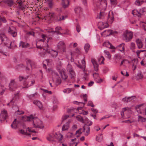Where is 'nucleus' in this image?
<instances>
[{"label":"nucleus","instance_id":"obj_1","mask_svg":"<svg viewBox=\"0 0 146 146\" xmlns=\"http://www.w3.org/2000/svg\"><path fill=\"white\" fill-rule=\"evenodd\" d=\"M22 118L24 121L33 120V125L35 128L41 129L44 127L42 121L38 118L34 117L32 115H31L28 116H24Z\"/></svg>","mask_w":146,"mask_h":146},{"label":"nucleus","instance_id":"obj_2","mask_svg":"<svg viewBox=\"0 0 146 146\" xmlns=\"http://www.w3.org/2000/svg\"><path fill=\"white\" fill-rule=\"evenodd\" d=\"M29 77V76H27L25 77L23 76H19V81H23L24 82L23 88L28 87L32 86L35 83V81L34 80L27 81V79Z\"/></svg>","mask_w":146,"mask_h":146},{"label":"nucleus","instance_id":"obj_3","mask_svg":"<svg viewBox=\"0 0 146 146\" xmlns=\"http://www.w3.org/2000/svg\"><path fill=\"white\" fill-rule=\"evenodd\" d=\"M133 36V33L132 32H129L126 31L123 34V37L126 42L130 41Z\"/></svg>","mask_w":146,"mask_h":146},{"label":"nucleus","instance_id":"obj_4","mask_svg":"<svg viewBox=\"0 0 146 146\" xmlns=\"http://www.w3.org/2000/svg\"><path fill=\"white\" fill-rule=\"evenodd\" d=\"M96 5L98 8L104 9L107 6V1L106 0H98Z\"/></svg>","mask_w":146,"mask_h":146},{"label":"nucleus","instance_id":"obj_5","mask_svg":"<svg viewBox=\"0 0 146 146\" xmlns=\"http://www.w3.org/2000/svg\"><path fill=\"white\" fill-rule=\"evenodd\" d=\"M67 69L69 73V76L71 79H73L75 76V73L72 69V66L69 64L68 65Z\"/></svg>","mask_w":146,"mask_h":146},{"label":"nucleus","instance_id":"obj_6","mask_svg":"<svg viewBox=\"0 0 146 146\" xmlns=\"http://www.w3.org/2000/svg\"><path fill=\"white\" fill-rule=\"evenodd\" d=\"M8 33L14 37H15L17 35L16 29L13 26L9 27L8 30Z\"/></svg>","mask_w":146,"mask_h":146},{"label":"nucleus","instance_id":"obj_7","mask_svg":"<svg viewBox=\"0 0 146 146\" xmlns=\"http://www.w3.org/2000/svg\"><path fill=\"white\" fill-rule=\"evenodd\" d=\"M8 117L7 111L3 110L2 111L0 115V121L1 122H3L5 121Z\"/></svg>","mask_w":146,"mask_h":146},{"label":"nucleus","instance_id":"obj_8","mask_svg":"<svg viewBox=\"0 0 146 146\" xmlns=\"http://www.w3.org/2000/svg\"><path fill=\"white\" fill-rule=\"evenodd\" d=\"M9 89L11 91L14 90L17 88V83L15 82L14 80H11L9 84Z\"/></svg>","mask_w":146,"mask_h":146},{"label":"nucleus","instance_id":"obj_9","mask_svg":"<svg viewBox=\"0 0 146 146\" xmlns=\"http://www.w3.org/2000/svg\"><path fill=\"white\" fill-rule=\"evenodd\" d=\"M57 48L61 51L64 52L65 49V45L63 41H60L58 43Z\"/></svg>","mask_w":146,"mask_h":146},{"label":"nucleus","instance_id":"obj_10","mask_svg":"<svg viewBox=\"0 0 146 146\" xmlns=\"http://www.w3.org/2000/svg\"><path fill=\"white\" fill-rule=\"evenodd\" d=\"M58 70L62 78L64 80L66 79L68 77V76L65 72V69L60 68Z\"/></svg>","mask_w":146,"mask_h":146},{"label":"nucleus","instance_id":"obj_11","mask_svg":"<svg viewBox=\"0 0 146 146\" xmlns=\"http://www.w3.org/2000/svg\"><path fill=\"white\" fill-rule=\"evenodd\" d=\"M0 38L2 42L5 44H8L9 40L6 36L3 33L0 34Z\"/></svg>","mask_w":146,"mask_h":146},{"label":"nucleus","instance_id":"obj_12","mask_svg":"<svg viewBox=\"0 0 146 146\" xmlns=\"http://www.w3.org/2000/svg\"><path fill=\"white\" fill-rule=\"evenodd\" d=\"M114 21V15L113 12L110 11L108 15V21L110 23H113Z\"/></svg>","mask_w":146,"mask_h":146},{"label":"nucleus","instance_id":"obj_13","mask_svg":"<svg viewBox=\"0 0 146 146\" xmlns=\"http://www.w3.org/2000/svg\"><path fill=\"white\" fill-rule=\"evenodd\" d=\"M90 130V129L89 127H88L87 125H84L82 132L84 133L85 135L87 136L89 134Z\"/></svg>","mask_w":146,"mask_h":146},{"label":"nucleus","instance_id":"obj_14","mask_svg":"<svg viewBox=\"0 0 146 146\" xmlns=\"http://www.w3.org/2000/svg\"><path fill=\"white\" fill-rule=\"evenodd\" d=\"M136 42L137 47L139 49L141 48L143 46V44L141 40L139 39H137L136 40Z\"/></svg>","mask_w":146,"mask_h":146},{"label":"nucleus","instance_id":"obj_15","mask_svg":"<svg viewBox=\"0 0 146 146\" xmlns=\"http://www.w3.org/2000/svg\"><path fill=\"white\" fill-rule=\"evenodd\" d=\"M70 1L69 0H62V7L64 8L68 7L69 5Z\"/></svg>","mask_w":146,"mask_h":146},{"label":"nucleus","instance_id":"obj_16","mask_svg":"<svg viewBox=\"0 0 146 146\" xmlns=\"http://www.w3.org/2000/svg\"><path fill=\"white\" fill-rule=\"evenodd\" d=\"M135 98V96H131L127 98L125 97L122 99V101L125 102H130Z\"/></svg>","mask_w":146,"mask_h":146},{"label":"nucleus","instance_id":"obj_17","mask_svg":"<svg viewBox=\"0 0 146 146\" xmlns=\"http://www.w3.org/2000/svg\"><path fill=\"white\" fill-rule=\"evenodd\" d=\"M54 137L55 139H56L60 141L63 138V136L62 135L59 133H55V135H54Z\"/></svg>","mask_w":146,"mask_h":146},{"label":"nucleus","instance_id":"obj_18","mask_svg":"<svg viewBox=\"0 0 146 146\" xmlns=\"http://www.w3.org/2000/svg\"><path fill=\"white\" fill-rule=\"evenodd\" d=\"M16 120L17 119H15L11 125L12 128L14 129H16L17 128L18 124L19 123V121H18L17 122Z\"/></svg>","mask_w":146,"mask_h":146},{"label":"nucleus","instance_id":"obj_19","mask_svg":"<svg viewBox=\"0 0 146 146\" xmlns=\"http://www.w3.org/2000/svg\"><path fill=\"white\" fill-rule=\"evenodd\" d=\"M99 25L100 27V29H102L104 28L107 27L108 26V24L106 23H104L102 22H100L99 23Z\"/></svg>","mask_w":146,"mask_h":146},{"label":"nucleus","instance_id":"obj_20","mask_svg":"<svg viewBox=\"0 0 146 146\" xmlns=\"http://www.w3.org/2000/svg\"><path fill=\"white\" fill-rule=\"evenodd\" d=\"M33 104L37 106L40 109H41L42 107V105L41 102L38 100H34L33 102Z\"/></svg>","mask_w":146,"mask_h":146},{"label":"nucleus","instance_id":"obj_21","mask_svg":"<svg viewBox=\"0 0 146 146\" xmlns=\"http://www.w3.org/2000/svg\"><path fill=\"white\" fill-rule=\"evenodd\" d=\"M5 3L9 7H11L13 4L14 1L13 0H6L5 1Z\"/></svg>","mask_w":146,"mask_h":146},{"label":"nucleus","instance_id":"obj_22","mask_svg":"<svg viewBox=\"0 0 146 146\" xmlns=\"http://www.w3.org/2000/svg\"><path fill=\"white\" fill-rule=\"evenodd\" d=\"M48 53L50 54L51 56L53 57H56L57 56L58 54L57 52L52 49H51L50 52Z\"/></svg>","mask_w":146,"mask_h":146},{"label":"nucleus","instance_id":"obj_23","mask_svg":"<svg viewBox=\"0 0 146 146\" xmlns=\"http://www.w3.org/2000/svg\"><path fill=\"white\" fill-rule=\"evenodd\" d=\"M27 96L30 99L36 98L39 96V95L37 92H35L34 94L28 95Z\"/></svg>","mask_w":146,"mask_h":146},{"label":"nucleus","instance_id":"obj_24","mask_svg":"<svg viewBox=\"0 0 146 146\" xmlns=\"http://www.w3.org/2000/svg\"><path fill=\"white\" fill-rule=\"evenodd\" d=\"M82 9L80 7H76L74 9L75 13L77 14H79L82 11Z\"/></svg>","mask_w":146,"mask_h":146},{"label":"nucleus","instance_id":"obj_25","mask_svg":"<svg viewBox=\"0 0 146 146\" xmlns=\"http://www.w3.org/2000/svg\"><path fill=\"white\" fill-rule=\"evenodd\" d=\"M28 45L29 44L28 43L25 42L21 41L20 42L19 46L20 47L23 48H26Z\"/></svg>","mask_w":146,"mask_h":146},{"label":"nucleus","instance_id":"obj_26","mask_svg":"<svg viewBox=\"0 0 146 146\" xmlns=\"http://www.w3.org/2000/svg\"><path fill=\"white\" fill-rule=\"evenodd\" d=\"M27 66L26 68V71H27L29 70V68H28V66H29V65L32 68L33 63L30 60H27Z\"/></svg>","mask_w":146,"mask_h":146},{"label":"nucleus","instance_id":"obj_27","mask_svg":"<svg viewBox=\"0 0 146 146\" xmlns=\"http://www.w3.org/2000/svg\"><path fill=\"white\" fill-rule=\"evenodd\" d=\"M69 123L67 122L64 124L62 127V131H65L67 130L69 127Z\"/></svg>","mask_w":146,"mask_h":146},{"label":"nucleus","instance_id":"obj_28","mask_svg":"<svg viewBox=\"0 0 146 146\" xmlns=\"http://www.w3.org/2000/svg\"><path fill=\"white\" fill-rule=\"evenodd\" d=\"M43 49L44 50H45L46 52L48 53H49L50 52V50L51 49L47 44H46L45 46L43 47Z\"/></svg>","mask_w":146,"mask_h":146},{"label":"nucleus","instance_id":"obj_29","mask_svg":"<svg viewBox=\"0 0 146 146\" xmlns=\"http://www.w3.org/2000/svg\"><path fill=\"white\" fill-rule=\"evenodd\" d=\"M106 15V13L105 12H100V15L98 16V18L100 19H103Z\"/></svg>","mask_w":146,"mask_h":146},{"label":"nucleus","instance_id":"obj_30","mask_svg":"<svg viewBox=\"0 0 146 146\" xmlns=\"http://www.w3.org/2000/svg\"><path fill=\"white\" fill-rule=\"evenodd\" d=\"M103 139V136L102 134H100L98 136H97L96 137V140L98 142H101Z\"/></svg>","mask_w":146,"mask_h":146},{"label":"nucleus","instance_id":"obj_31","mask_svg":"<svg viewBox=\"0 0 146 146\" xmlns=\"http://www.w3.org/2000/svg\"><path fill=\"white\" fill-rule=\"evenodd\" d=\"M104 52L105 54L106 55V56L109 59H110L111 57V55L110 54L109 52L107 51V50H104Z\"/></svg>","mask_w":146,"mask_h":146},{"label":"nucleus","instance_id":"obj_32","mask_svg":"<svg viewBox=\"0 0 146 146\" xmlns=\"http://www.w3.org/2000/svg\"><path fill=\"white\" fill-rule=\"evenodd\" d=\"M47 3L48 4L49 7L52 8V7L53 3L52 0H47Z\"/></svg>","mask_w":146,"mask_h":146},{"label":"nucleus","instance_id":"obj_33","mask_svg":"<svg viewBox=\"0 0 146 146\" xmlns=\"http://www.w3.org/2000/svg\"><path fill=\"white\" fill-rule=\"evenodd\" d=\"M129 48L131 50H134L136 46L135 43L133 42H131L129 46Z\"/></svg>","mask_w":146,"mask_h":146},{"label":"nucleus","instance_id":"obj_34","mask_svg":"<svg viewBox=\"0 0 146 146\" xmlns=\"http://www.w3.org/2000/svg\"><path fill=\"white\" fill-rule=\"evenodd\" d=\"M90 47V44L88 43H86L85 44L84 46V48L86 52H88L89 49Z\"/></svg>","mask_w":146,"mask_h":146},{"label":"nucleus","instance_id":"obj_35","mask_svg":"<svg viewBox=\"0 0 146 146\" xmlns=\"http://www.w3.org/2000/svg\"><path fill=\"white\" fill-rule=\"evenodd\" d=\"M27 130L26 131H25L23 129H21L20 130V133L22 134L25 135L27 136H30L31 134L27 132Z\"/></svg>","mask_w":146,"mask_h":146},{"label":"nucleus","instance_id":"obj_36","mask_svg":"<svg viewBox=\"0 0 146 146\" xmlns=\"http://www.w3.org/2000/svg\"><path fill=\"white\" fill-rule=\"evenodd\" d=\"M143 2V0H136L135 2V4L137 6H140Z\"/></svg>","mask_w":146,"mask_h":146},{"label":"nucleus","instance_id":"obj_37","mask_svg":"<svg viewBox=\"0 0 146 146\" xmlns=\"http://www.w3.org/2000/svg\"><path fill=\"white\" fill-rule=\"evenodd\" d=\"M76 118L77 119L80 121L82 123H84V120L82 117L80 115H78L77 116Z\"/></svg>","mask_w":146,"mask_h":146},{"label":"nucleus","instance_id":"obj_38","mask_svg":"<svg viewBox=\"0 0 146 146\" xmlns=\"http://www.w3.org/2000/svg\"><path fill=\"white\" fill-rule=\"evenodd\" d=\"M139 121H140L141 122H145L146 120V119L141 116H139L138 117Z\"/></svg>","mask_w":146,"mask_h":146},{"label":"nucleus","instance_id":"obj_39","mask_svg":"<svg viewBox=\"0 0 146 146\" xmlns=\"http://www.w3.org/2000/svg\"><path fill=\"white\" fill-rule=\"evenodd\" d=\"M104 58L103 56H101L100 58H98V60L99 62H100L101 60H102L100 63V64H104Z\"/></svg>","mask_w":146,"mask_h":146},{"label":"nucleus","instance_id":"obj_40","mask_svg":"<svg viewBox=\"0 0 146 146\" xmlns=\"http://www.w3.org/2000/svg\"><path fill=\"white\" fill-rule=\"evenodd\" d=\"M134 13H135L136 15H137L138 17H140L141 15V13L140 12V10H139V11H138L137 10L135 11V12H133V11H132V13L133 15H134Z\"/></svg>","mask_w":146,"mask_h":146},{"label":"nucleus","instance_id":"obj_41","mask_svg":"<svg viewBox=\"0 0 146 146\" xmlns=\"http://www.w3.org/2000/svg\"><path fill=\"white\" fill-rule=\"evenodd\" d=\"M92 123L93 122L92 121L88 119L86 122V124H85L84 125H87L89 127V126L91 125L92 124Z\"/></svg>","mask_w":146,"mask_h":146},{"label":"nucleus","instance_id":"obj_42","mask_svg":"<svg viewBox=\"0 0 146 146\" xmlns=\"http://www.w3.org/2000/svg\"><path fill=\"white\" fill-rule=\"evenodd\" d=\"M110 43L109 41H106L103 43V45L109 48Z\"/></svg>","mask_w":146,"mask_h":146},{"label":"nucleus","instance_id":"obj_43","mask_svg":"<svg viewBox=\"0 0 146 146\" xmlns=\"http://www.w3.org/2000/svg\"><path fill=\"white\" fill-rule=\"evenodd\" d=\"M5 90V89L3 86L0 87V95L3 94Z\"/></svg>","mask_w":146,"mask_h":146},{"label":"nucleus","instance_id":"obj_44","mask_svg":"<svg viewBox=\"0 0 146 146\" xmlns=\"http://www.w3.org/2000/svg\"><path fill=\"white\" fill-rule=\"evenodd\" d=\"M136 77L137 79H141L143 78V76L141 73L139 72L137 74Z\"/></svg>","mask_w":146,"mask_h":146},{"label":"nucleus","instance_id":"obj_45","mask_svg":"<svg viewBox=\"0 0 146 146\" xmlns=\"http://www.w3.org/2000/svg\"><path fill=\"white\" fill-rule=\"evenodd\" d=\"M25 66L23 64H19L15 67V68L17 70H19L20 68H24Z\"/></svg>","mask_w":146,"mask_h":146},{"label":"nucleus","instance_id":"obj_46","mask_svg":"<svg viewBox=\"0 0 146 146\" xmlns=\"http://www.w3.org/2000/svg\"><path fill=\"white\" fill-rule=\"evenodd\" d=\"M93 76L95 80L98 78H99V76L98 74L96 73H95L93 74Z\"/></svg>","mask_w":146,"mask_h":146},{"label":"nucleus","instance_id":"obj_47","mask_svg":"<svg viewBox=\"0 0 146 146\" xmlns=\"http://www.w3.org/2000/svg\"><path fill=\"white\" fill-rule=\"evenodd\" d=\"M0 20L4 23L7 22V20L5 17L0 16Z\"/></svg>","mask_w":146,"mask_h":146},{"label":"nucleus","instance_id":"obj_48","mask_svg":"<svg viewBox=\"0 0 146 146\" xmlns=\"http://www.w3.org/2000/svg\"><path fill=\"white\" fill-rule=\"evenodd\" d=\"M72 91V89L70 88H67L63 90V92L64 93H69Z\"/></svg>","mask_w":146,"mask_h":146},{"label":"nucleus","instance_id":"obj_49","mask_svg":"<svg viewBox=\"0 0 146 146\" xmlns=\"http://www.w3.org/2000/svg\"><path fill=\"white\" fill-rule=\"evenodd\" d=\"M24 113V112L21 111H19V110H18L17 111H16L15 112V114L17 115H19L21 114H23Z\"/></svg>","mask_w":146,"mask_h":146},{"label":"nucleus","instance_id":"obj_50","mask_svg":"<svg viewBox=\"0 0 146 146\" xmlns=\"http://www.w3.org/2000/svg\"><path fill=\"white\" fill-rule=\"evenodd\" d=\"M41 37L42 38H43L44 40H46V38H47V42H48L49 41V39H50V38H47V37L46 36V35L42 34L41 35Z\"/></svg>","mask_w":146,"mask_h":146},{"label":"nucleus","instance_id":"obj_51","mask_svg":"<svg viewBox=\"0 0 146 146\" xmlns=\"http://www.w3.org/2000/svg\"><path fill=\"white\" fill-rule=\"evenodd\" d=\"M111 3L112 5H116L117 3V0H110Z\"/></svg>","mask_w":146,"mask_h":146},{"label":"nucleus","instance_id":"obj_52","mask_svg":"<svg viewBox=\"0 0 146 146\" xmlns=\"http://www.w3.org/2000/svg\"><path fill=\"white\" fill-rule=\"evenodd\" d=\"M144 51H146V50H137L136 52V53L137 54V56H139V55L140 53L142 52H143Z\"/></svg>","mask_w":146,"mask_h":146},{"label":"nucleus","instance_id":"obj_53","mask_svg":"<svg viewBox=\"0 0 146 146\" xmlns=\"http://www.w3.org/2000/svg\"><path fill=\"white\" fill-rule=\"evenodd\" d=\"M41 90L45 93H47L50 94H51L52 93V92L51 91H48L47 90H46L44 89H41Z\"/></svg>","mask_w":146,"mask_h":146},{"label":"nucleus","instance_id":"obj_54","mask_svg":"<svg viewBox=\"0 0 146 146\" xmlns=\"http://www.w3.org/2000/svg\"><path fill=\"white\" fill-rule=\"evenodd\" d=\"M94 66V70H95V71L97 72L98 70V64H95Z\"/></svg>","mask_w":146,"mask_h":146},{"label":"nucleus","instance_id":"obj_55","mask_svg":"<svg viewBox=\"0 0 146 146\" xmlns=\"http://www.w3.org/2000/svg\"><path fill=\"white\" fill-rule=\"evenodd\" d=\"M62 30V28L61 27L58 26L56 27L55 30L56 31V34L59 33V31Z\"/></svg>","mask_w":146,"mask_h":146},{"label":"nucleus","instance_id":"obj_56","mask_svg":"<svg viewBox=\"0 0 146 146\" xmlns=\"http://www.w3.org/2000/svg\"><path fill=\"white\" fill-rule=\"evenodd\" d=\"M87 105L91 106L92 107H94V105L93 104L92 102L91 101H89L88 102Z\"/></svg>","mask_w":146,"mask_h":146},{"label":"nucleus","instance_id":"obj_57","mask_svg":"<svg viewBox=\"0 0 146 146\" xmlns=\"http://www.w3.org/2000/svg\"><path fill=\"white\" fill-rule=\"evenodd\" d=\"M60 19L59 20V21H61V20H64L65 18L67 17V16L66 15L65 17L64 16H61L59 17Z\"/></svg>","mask_w":146,"mask_h":146},{"label":"nucleus","instance_id":"obj_58","mask_svg":"<svg viewBox=\"0 0 146 146\" xmlns=\"http://www.w3.org/2000/svg\"><path fill=\"white\" fill-rule=\"evenodd\" d=\"M118 47H122V50L121 51L122 52V51H124V43H122L120 45H119V46H118Z\"/></svg>","mask_w":146,"mask_h":146},{"label":"nucleus","instance_id":"obj_59","mask_svg":"<svg viewBox=\"0 0 146 146\" xmlns=\"http://www.w3.org/2000/svg\"><path fill=\"white\" fill-rule=\"evenodd\" d=\"M27 34L29 35H32L34 36H35V33L33 31H30L28 32Z\"/></svg>","mask_w":146,"mask_h":146},{"label":"nucleus","instance_id":"obj_60","mask_svg":"<svg viewBox=\"0 0 146 146\" xmlns=\"http://www.w3.org/2000/svg\"><path fill=\"white\" fill-rule=\"evenodd\" d=\"M54 15V13H49L48 15V16L50 17V18H52Z\"/></svg>","mask_w":146,"mask_h":146},{"label":"nucleus","instance_id":"obj_61","mask_svg":"<svg viewBox=\"0 0 146 146\" xmlns=\"http://www.w3.org/2000/svg\"><path fill=\"white\" fill-rule=\"evenodd\" d=\"M82 128H80L79 129L76 131V134H80L82 133Z\"/></svg>","mask_w":146,"mask_h":146},{"label":"nucleus","instance_id":"obj_62","mask_svg":"<svg viewBox=\"0 0 146 146\" xmlns=\"http://www.w3.org/2000/svg\"><path fill=\"white\" fill-rule=\"evenodd\" d=\"M140 12L141 13H143L144 12H146V8L145 7H143L140 9Z\"/></svg>","mask_w":146,"mask_h":146},{"label":"nucleus","instance_id":"obj_63","mask_svg":"<svg viewBox=\"0 0 146 146\" xmlns=\"http://www.w3.org/2000/svg\"><path fill=\"white\" fill-rule=\"evenodd\" d=\"M69 117L68 115H64L62 117V121H64L66 119Z\"/></svg>","mask_w":146,"mask_h":146},{"label":"nucleus","instance_id":"obj_64","mask_svg":"<svg viewBox=\"0 0 146 146\" xmlns=\"http://www.w3.org/2000/svg\"><path fill=\"white\" fill-rule=\"evenodd\" d=\"M78 143L74 142H72L70 144V146H76Z\"/></svg>","mask_w":146,"mask_h":146}]
</instances>
